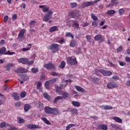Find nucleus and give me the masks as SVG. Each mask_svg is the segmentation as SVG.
Here are the masks:
<instances>
[{"instance_id": "nucleus-51", "label": "nucleus", "mask_w": 130, "mask_h": 130, "mask_svg": "<svg viewBox=\"0 0 130 130\" xmlns=\"http://www.w3.org/2000/svg\"><path fill=\"white\" fill-rule=\"evenodd\" d=\"M111 3H112L114 6L117 5L119 4V2L118 0H112L111 1Z\"/></svg>"}, {"instance_id": "nucleus-55", "label": "nucleus", "mask_w": 130, "mask_h": 130, "mask_svg": "<svg viewBox=\"0 0 130 130\" xmlns=\"http://www.w3.org/2000/svg\"><path fill=\"white\" fill-rule=\"evenodd\" d=\"M37 22L35 20H33V21H31L29 23V26H33L35 25V24H36Z\"/></svg>"}, {"instance_id": "nucleus-29", "label": "nucleus", "mask_w": 130, "mask_h": 130, "mask_svg": "<svg viewBox=\"0 0 130 130\" xmlns=\"http://www.w3.org/2000/svg\"><path fill=\"white\" fill-rule=\"evenodd\" d=\"M72 104L75 107H80L81 106V104L78 101H73Z\"/></svg>"}, {"instance_id": "nucleus-8", "label": "nucleus", "mask_w": 130, "mask_h": 130, "mask_svg": "<svg viewBox=\"0 0 130 130\" xmlns=\"http://www.w3.org/2000/svg\"><path fill=\"white\" fill-rule=\"evenodd\" d=\"M44 67L48 70H52L53 71H55L56 70L55 67L52 62L45 64L44 65Z\"/></svg>"}, {"instance_id": "nucleus-49", "label": "nucleus", "mask_w": 130, "mask_h": 130, "mask_svg": "<svg viewBox=\"0 0 130 130\" xmlns=\"http://www.w3.org/2000/svg\"><path fill=\"white\" fill-rule=\"evenodd\" d=\"M50 84V82H49V80L47 81L45 83V86L46 89L49 88V84Z\"/></svg>"}, {"instance_id": "nucleus-13", "label": "nucleus", "mask_w": 130, "mask_h": 130, "mask_svg": "<svg viewBox=\"0 0 130 130\" xmlns=\"http://www.w3.org/2000/svg\"><path fill=\"white\" fill-rule=\"evenodd\" d=\"M63 86L64 85L63 84H60V86H57L56 87V93H58L59 95H61L62 93V89H63Z\"/></svg>"}, {"instance_id": "nucleus-34", "label": "nucleus", "mask_w": 130, "mask_h": 130, "mask_svg": "<svg viewBox=\"0 0 130 130\" xmlns=\"http://www.w3.org/2000/svg\"><path fill=\"white\" fill-rule=\"evenodd\" d=\"M42 120L47 125H51V122L46 118H42Z\"/></svg>"}, {"instance_id": "nucleus-60", "label": "nucleus", "mask_w": 130, "mask_h": 130, "mask_svg": "<svg viewBox=\"0 0 130 130\" xmlns=\"http://www.w3.org/2000/svg\"><path fill=\"white\" fill-rule=\"evenodd\" d=\"M125 61L126 62H128L130 63V57H125Z\"/></svg>"}, {"instance_id": "nucleus-61", "label": "nucleus", "mask_w": 130, "mask_h": 130, "mask_svg": "<svg viewBox=\"0 0 130 130\" xmlns=\"http://www.w3.org/2000/svg\"><path fill=\"white\" fill-rule=\"evenodd\" d=\"M4 90L7 91L9 90V87L6 85H4Z\"/></svg>"}, {"instance_id": "nucleus-25", "label": "nucleus", "mask_w": 130, "mask_h": 130, "mask_svg": "<svg viewBox=\"0 0 130 130\" xmlns=\"http://www.w3.org/2000/svg\"><path fill=\"white\" fill-rule=\"evenodd\" d=\"M113 120H115L116 122H118L119 123H121L122 122V119L118 117H113Z\"/></svg>"}, {"instance_id": "nucleus-17", "label": "nucleus", "mask_w": 130, "mask_h": 130, "mask_svg": "<svg viewBox=\"0 0 130 130\" xmlns=\"http://www.w3.org/2000/svg\"><path fill=\"white\" fill-rule=\"evenodd\" d=\"M27 128L30 129H40V127L39 125H36V124H28L26 125Z\"/></svg>"}, {"instance_id": "nucleus-50", "label": "nucleus", "mask_w": 130, "mask_h": 130, "mask_svg": "<svg viewBox=\"0 0 130 130\" xmlns=\"http://www.w3.org/2000/svg\"><path fill=\"white\" fill-rule=\"evenodd\" d=\"M26 95V93L25 91H22L20 93V96L21 98H24Z\"/></svg>"}, {"instance_id": "nucleus-3", "label": "nucleus", "mask_w": 130, "mask_h": 130, "mask_svg": "<svg viewBox=\"0 0 130 130\" xmlns=\"http://www.w3.org/2000/svg\"><path fill=\"white\" fill-rule=\"evenodd\" d=\"M6 48L5 47H3L0 49V56L2 55H13L15 54L14 52H10V51H8L6 53Z\"/></svg>"}, {"instance_id": "nucleus-54", "label": "nucleus", "mask_w": 130, "mask_h": 130, "mask_svg": "<svg viewBox=\"0 0 130 130\" xmlns=\"http://www.w3.org/2000/svg\"><path fill=\"white\" fill-rule=\"evenodd\" d=\"M118 63L121 67H124L126 66V62H125L118 61Z\"/></svg>"}, {"instance_id": "nucleus-38", "label": "nucleus", "mask_w": 130, "mask_h": 130, "mask_svg": "<svg viewBox=\"0 0 130 130\" xmlns=\"http://www.w3.org/2000/svg\"><path fill=\"white\" fill-rule=\"evenodd\" d=\"M62 99H67L69 97V94L68 93V92L67 91H64L62 93Z\"/></svg>"}, {"instance_id": "nucleus-28", "label": "nucleus", "mask_w": 130, "mask_h": 130, "mask_svg": "<svg viewBox=\"0 0 130 130\" xmlns=\"http://www.w3.org/2000/svg\"><path fill=\"white\" fill-rule=\"evenodd\" d=\"M66 66L65 61H62L60 64L58 66V68L63 70Z\"/></svg>"}, {"instance_id": "nucleus-2", "label": "nucleus", "mask_w": 130, "mask_h": 130, "mask_svg": "<svg viewBox=\"0 0 130 130\" xmlns=\"http://www.w3.org/2000/svg\"><path fill=\"white\" fill-rule=\"evenodd\" d=\"M67 62L71 66H77L78 64V61L76 57L74 58L72 57L67 58Z\"/></svg>"}, {"instance_id": "nucleus-53", "label": "nucleus", "mask_w": 130, "mask_h": 130, "mask_svg": "<svg viewBox=\"0 0 130 130\" xmlns=\"http://www.w3.org/2000/svg\"><path fill=\"white\" fill-rule=\"evenodd\" d=\"M118 12H119L120 15H122L124 14V10L123 9H119L118 10Z\"/></svg>"}, {"instance_id": "nucleus-48", "label": "nucleus", "mask_w": 130, "mask_h": 130, "mask_svg": "<svg viewBox=\"0 0 130 130\" xmlns=\"http://www.w3.org/2000/svg\"><path fill=\"white\" fill-rule=\"evenodd\" d=\"M51 76H53V77H55V76L60 77V74H59L58 73H57L55 72H52Z\"/></svg>"}, {"instance_id": "nucleus-43", "label": "nucleus", "mask_w": 130, "mask_h": 130, "mask_svg": "<svg viewBox=\"0 0 130 130\" xmlns=\"http://www.w3.org/2000/svg\"><path fill=\"white\" fill-rule=\"evenodd\" d=\"M115 13L116 11L115 10H108V11H107V14H108V15L114 14Z\"/></svg>"}, {"instance_id": "nucleus-35", "label": "nucleus", "mask_w": 130, "mask_h": 130, "mask_svg": "<svg viewBox=\"0 0 130 130\" xmlns=\"http://www.w3.org/2000/svg\"><path fill=\"white\" fill-rule=\"evenodd\" d=\"M86 40H87V42H88L89 43H93V44H94V42L92 41L91 42V37L89 35H87L86 36Z\"/></svg>"}, {"instance_id": "nucleus-10", "label": "nucleus", "mask_w": 130, "mask_h": 130, "mask_svg": "<svg viewBox=\"0 0 130 130\" xmlns=\"http://www.w3.org/2000/svg\"><path fill=\"white\" fill-rule=\"evenodd\" d=\"M25 32H26L25 29H21L20 31V32L18 35V39H20V40H21V39H24V38H25L24 34Z\"/></svg>"}, {"instance_id": "nucleus-63", "label": "nucleus", "mask_w": 130, "mask_h": 130, "mask_svg": "<svg viewBox=\"0 0 130 130\" xmlns=\"http://www.w3.org/2000/svg\"><path fill=\"white\" fill-rule=\"evenodd\" d=\"M17 19V15L14 14L12 17V20L13 21H15Z\"/></svg>"}, {"instance_id": "nucleus-59", "label": "nucleus", "mask_w": 130, "mask_h": 130, "mask_svg": "<svg viewBox=\"0 0 130 130\" xmlns=\"http://www.w3.org/2000/svg\"><path fill=\"white\" fill-rule=\"evenodd\" d=\"M15 106L16 107H20L21 106V102H18L15 103Z\"/></svg>"}, {"instance_id": "nucleus-16", "label": "nucleus", "mask_w": 130, "mask_h": 130, "mask_svg": "<svg viewBox=\"0 0 130 130\" xmlns=\"http://www.w3.org/2000/svg\"><path fill=\"white\" fill-rule=\"evenodd\" d=\"M102 74H103V76H108V77L111 76L112 74L111 72H110L109 71H106L105 70H103V69L102 71Z\"/></svg>"}, {"instance_id": "nucleus-33", "label": "nucleus", "mask_w": 130, "mask_h": 130, "mask_svg": "<svg viewBox=\"0 0 130 130\" xmlns=\"http://www.w3.org/2000/svg\"><path fill=\"white\" fill-rule=\"evenodd\" d=\"M60 100H63V98L61 96H58L54 99L53 103L56 104Z\"/></svg>"}, {"instance_id": "nucleus-32", "label": "nucleus", "mask_w": 130, "mask_h": 130, "mask_svg": "<svg viewBox=\"0 0 130 130\" xmlns=\"http://www.w3.org/2000/svg\"><path fill=\"white\" fill-rule=\"evenodd\" d=\"M30 106L29 104H25L24 106V110L25 113H26L27 112H28L29 110Z\"/></svg>"}, {"instance_id": "nucleus-15", "label": "nucleus", "mask_w": 130, "mask_h": 130, "mask_svg": "<svg viewBox=\"0 0 130 130\" xmlns=\"http://www.w3.org/2000/svg\"><path fill=\"white\" fill-rule=\"evenodd\" d=\"M94 40L96 41H100V42H103L104 39L103 38V36L101 35H96L94 36Z\"/></svg>"}, {"instance_id": "nucleus-57", "label": "nucleus", "mask_w": 130, "mask_h": 130, "mask_svg": "<svg viewBox=\"0 0 130 130\" xmlns=\"http://www.w3.org/2000/svg\"><path fill=\"white\" fill-rule=\"evenodd\" d=\"M100 80V79L99 78L94 77V79L93 80V82H94V83H98Z\"/></svg>"}, {"instance_id": "nucleus-22", "label": "nucleus", "mask_w": 130, "mask_h": 130, "mask_svg": "<svg viewBox=\"0 0 130 130\" xmlns=\"http://www.w3.org/2000/svg\"><path fill=\"white\" fill-rule=\"evenodd\" d=\"M21 79L25 82L29 80V77L26 74H23L21 76Z\"/></svg>"}, {"instance_id": "nucleus-9", "label": "nucleus", "mask_w": 130, "mask_h": 130, "mask_svg": "<svg viewBox=\"0 0 130 130\" xmlns=\"http://www.w3.org/2000/svg\"><path fill=\"white\" fill-rule=\"evenodd\" d=\"M49 49L50 50H54L56 52L59 50V45L57 44H52L50 45Z\"/></svg>"}, {"instance_id": "nucleus-5", "label": "nucleus", "mask_w": 130, "mask_h": 130, "mask_svg": "<svg viewBox=\"0 0 130 130\" xmlns=\"http://www.w3.org/2000/svg\"><path fill=\"white\" fill-rule=\"evenodd\" d=\"M69 16L72 18H76V17L79 18L80 16V12L78 10L75 12L70 11L69 13Z\"/></svg>"}, {"instance_id": "nucleus-58", "label": "nucleus", "mask_w": 130, "mask_h": 130, "mask_svg": "<svg viewBox=\"0 0 130 130\" xmlns=\"http://www.w3.org/2000/svg\"><path fill=\"white\" fill-rule=\"evenodd\" d=\"M31 47H28V48H23L22 50V51H28L31 49Z\"/></svg>"}, {"instance_id": "nucleus-40", "label": "nucleus", "mask_w": 130, "mask_h": 130, "mask_svg": "<svg viewBox=\"0 0 130 130\" xmlns=\"http://www.w3.org/2000/svg\"><path fill=\"white\" fill-rule=\"evenodd\" d=\"M90 17H91V19H93V21H98V17L93 13L90 14Z\"/></svg>"}, {"instance_id": "nucleus-31", "label": "nucleus", "mask_w": 130, "mask_h": 130, "mask_svg": "<svg viewBox=\"0 0 130 130\" xmlns=\"http://www.w3.org/2000/svg\"><path fill=\"white\" fill-rule=\"evenodd\" d=\"M5 126H11V125L8 123H6L5 122H2L1 123H0V127L1 128H3Z\"/></svg>"}, {"instance_id": "nucleus-6", "label": "nucleus", "mask_w": 130, "mask_h": 130, "mask_svg": "<svg viewBox=\"0 0 130 130\" xmlns=\"http://www.w3.org/2000/svg\"><path fill=\"white\" fill-rule=\"evenodd\" d=\"M118 85L114 82H109L108 83V84H107V88L109 89H113L114 88H118Z\"/></svg>"}, {"instance_id": "nucleus-46", "label": "nucleus", "mask_w": 130, "mask_h": 130, "mask_svg": "<svg viewBox=\"0 0 130 130\" xmlns=\"http://www.w3.org/2000/svg\"><path fill=\"white\" fill-rule=\"evenodd\" d=\"M66 40L65 39L61 38L58 41V43H59L60 44H63V43H65Z\"/></svg>"}, {"instance_id": "nucleus-14", "label": "nucleus", "mask_w": 130, "mask_h": 130, "mask_svg": "<svg viewBox=\"0 0 130 130\" xmlns=\"http://www.w3.org/2000/svg\"><path fill=\"white\" fill-rule=\"evenodd\" d=\"M18 62L23 64H27L28 59L27 58H21L18 60Z\"/></svg>"}, {"instance_id": "nucleus-19", "label": "nucleus", "mask_w": 130, "mask_h": 130, "mask_svg": "<svg viewBox=\"0 0 130 130\" xmlns=\"http://www.w3.org/2000/svg\"><path fill=\"white\" fill-rule=\"evenodd\" d=\"M101 108L102 109H104L106 111L112 110L113 109V107L112 106L109 105H102Z\"/></svg>"}, {"instance_id": "nucleus-64", "label": "nucleus", "mask_w": 130, "mask_h": 130, "mask_svg": "<svg viewBox=\"0 0 130 130\" xmlns=\"http://www.w3.org/2000/svg\"><path fill=\"white\" fill-rule=\"evenodd\" d=\"M8 130H18V129L17 127L13 126V127L9 128Z\"/></svg>"}, {"instance_id": "nucleus-26", "label": "nucleus", "mask_w": 130, "mask_h": 130, "mask_svg": "<svg viewBox=\"0 0 130 130\" xmlns=\"http://www.w3.org/2000/svg\"><path fill=\"white\" fill-rule=\"evenodd\" d=\"M12 96L14 98L15 101H19V95L17 93L14 92L12 93Z\"/></svg>"}, {"instance_id": "nucleus-12", "label": "nucleus", "mask_w": 130, "mask_h": 130, "mask_svg": "<svg viewBox=\"0 0 130 130\" xmlns=\"http://www.w3.org/2000/svg\"><path fill=\"white\" fill-rule=\"evenodd\" d=\"M72 22H73V24H72L73 28H74L77 30H79V29H80V27H79V23H78V21L77 20H73Z\"/></svg>"}, {"instance_id": "nucleus-30", "label": "nucleus", "mask_w": 130, "mask_h": 130, "mask_svg": "<svg viewBox=\"0 0 130 130\" xmlns=\"http://www.w3.org/2000/svg\"><path fill=\"white\" fill-rule=\"evenodd\" d=\"M93 72H94V74L98 76H100V73L102 74V69H95L93 70Z\"/></svg>"}, {"instance_id": "nucleus-4", "label": "nucleus", "mask_w": 130, "mask_h": 130, "mask_svg": "<svg viewBox=\"0 0 130 130\" xmlns=\"http://www.w3.org/2000/svg\"><path fill=\"white\" fill-rule=\"evenodd\" d=\"M53 13V12L51 10H50L44 17V22H48V21H49L52 17Z\"/></svg>"}, {"instance_id": "nucleus-18", "label": "nucleus", "mask_w": 130, "mask_h": 130, "mask_svg": "<svg viewBox=\"0 0 130 130\" xmlns=\"http://www.w3.org/2000/svg\"><path fill=\"white\" fill-rule=\"evenodd\" d=\"M58 28L59 26H52L49 29V32H50V33H53V32H56L57 31H59Z\"/></svg>"}, {"instance_id": "nucleus-1", "label": "nucleus", "mask_w": 130, "mask_h": 130, "mask_svg": "<svg viewBox=\"0 0 130 130\" xmlns=\"http://www.w3.org/2000/svg\"><path fill=\"white\" fill-rule=\"evenodd\" d=\"M44 110L46 113L49 115L58 116L61 114L59 109L56 108H51L49 106H47L45 107Z\"/></svg>"}, {"instance_id": "nucleus-24", "label": "nucleus", "mask_w": 130, "mask_h": 130, "mask_svg": "<svg viewBox=\"0 0 130 130\" xmlns=\"http://www.w3.org/2000/svg\"><path fill=\"white\" fill-rule=\"evenodd\" d=\"M70 112H71L72 114L74 115H78L79 114L78 111L76 108L71 109Z\"/></svg>"}, {"instance_id": "nucleus-47", "label": "nucleus", "mask_w": 130, "mask_h": 130, "mask_svg": "<svg viewBox=\"0 0 130 130\" xmlns=\"http://www.w3.org/2000/svg\"><path fill=\"white\" fill-rule=\"evenodd\" d=\"M78 4L76 2L71 3L70 4V6L72 8H75L77 7Z\"/></svg>"}, {"instance_id": "nucleus-7", "label": "nucleus", "mask_w": 130, "mask_h": 130, "mask_svg": "<svg viewBox=\"0 0 130 130\" xmlns=\"http://www.w3.org/2000/svg\"><path fill=\"white\" fill-rule=\"evenodd\" d=\"M94 3L93 1L91 2H84L81 6H80L81 9H84L85 7H88L90 6L94 5Z\"/></svg>"}, {"instance_id": "nucleus-36", "label": "nucleus", "mask_w": 130, "mask_h": 130, "mask_svg": "<svg viewBox=\"0 0 130 130\" xmlns=\"http://www.w3.org/2000/svg\"><path fill=\"white\" fill-rule=\"evenodd\" d=\"M111 127L116 130H118L119 129V127H118V126L116 124H114V123H111Z\"/></svg>"}, {"instance_id": "nucleus-41", "label": "nucleus", "mask_w": 130, "mask_h": 130, "mask_svg": "<svg viewBox=\"0 0 130 130\" xmlns=\"http://www.w3.org/2000/svg\"><path fill=\"white\" fill-rule=\"evenodd\" d=\"M17 119L19 120L18 121V123L19 124H22V123H25V120L22 118H21L20 117H18L17 118Z\"/></svg>"}, {"instance_id": "nucleus-45", "label": "nucleus", "mask_w": 130, "mask_h": 130, "mask_svg": "<svg viewBox=\"0 0 130 130\" xmlns=\"http://www.w3.org/2000/svg\"><path fill=\"white\" fill-rule=\"evenodd\" d=\"M13 65L12 63H9V64H7V65L6 66V70H7V71H10V68H12V67H13Z\"/></svg>"}, {"instance_id": "nucleus-56", "label": "nucleus", "mask_w": 130, "mask_h": 130, "mask_svg": "<svg viewBox=\"0 0 130 130\" xmlns=\"http://www.w3.org/2000/svg\"><path fill=\"white\" fill-rule=\"evenodd\" d=\"M122 50H123V47L122 46H120L118 47V48H117V52H120V51H122Z\"/></svg>"}, {"instance_id": "nucleus-11", "label": "nucleus", "mask_w": 130, "mask_h": 130, "mask_svg": "<svg viewBox=\"0 0 130 130\" xmlns=\"http://www.w3.org/2000/svg\"><path fill=\"white\" fill-rule=\"evenodd\" d=\"M14 72L18 74H25L27 72V70L23 68H20L14 70Z\"/></svg>"}, {"instance_id": "nucleus-20", "label": "nucleus", "mask_w": 130, "mask_h": 130, "mask_svg": "<svg viewBox=\"0 0 130 130\" xmlns=\"http://www.w3.org/2000/svg\"><path fill=\"white\" fill-rule=\"evenodd\" d=\"M98 128L101 130H108V129L107 125H105L103 124H101L99 125Z\"/></svg>"}, {"instance_id": "nucleus-62", "label": "nucleus", "mask_w": 130, "mask_h": 130, "mask_svg": "<svg viewBox=\"0 0 130 130\" xmlns=\"http://www.w3.org/2000/svg\"><path fill=\"white\" fill-rule=\"evenodd\" d=\"M8 16H6L4 17V21L5 22V23H6V22H7L8 20Z\"/></svg>"}, {"instance_id": "nucleus-52", "label": "nucleus", "mask_w": 130, "mask_h": 130, "mask_svg": "<svg viewBox=\"0 0 130 130\" xmlns=\"http://www.w3.org/2000/svg\"><path fill=\"white\" fill-rule=\"evenodd\" d=\"M57 80V78H54V79L49 80V81L50 82V83L51 84H53L56 82Z\"/></svg>"}, {"instance_id": "nucleus-37", "label": "nucleus", "mask_w": 130, "mask_h": 130, "mask_svg": "<svg viewBox=\"0 0 130 130\" xmlns=\"http://www.w3.org/2000/svg\"><path fill=\"white\" fill-rule=\"evenodd\" d=\"M76 44H77V42L75 40H74L71 41L70 43V46L71 47H75Z\"/></svg>"}, {"instance_id": "nucleus-21", "label": "nucleus", "mask_w": 130, "mask_h": 130, "mask_svg": "<svg viewBox=\"0 0 130 130\" xmlns=\"http://www.w3.org/2000/svg\"><path fill=\"white\" fill-rule=\"evenodd\" d=\"M39 8H42L43 11V12H44V13H46V12H47L48 11H49V8L46 7V5H40V6H39Z\"/></svg>"}, {"instance_id": "nucleus-27", "label": "nucleus", "mask_w": 130, "mask_h": 130, "mask_svg": "<svg viewBox=\"0 0 130 130\" xmlns=\"http://www.w3.org/2000/svg\"><path fill=\"white\" fill-rule=\"evenodd\" d=\"M43 96L47 100L49 101H51V96L46 92H44L43 93Z\"/></svg>"}, {"instance_id": "nucleus-42", "label": "nucleus", "mask_w": 130, "mask_h": 130, "mask_svg": "<svg viewBox=\"0 0 130 130\" xmlns=\"http://www.w3.org/2000/svg\"><path fill=\"white\" fill-rule=\"evenodd\" d=\"M31 72L32 73L36 74L39 72V69L38 68H32L31 70Z\"/></svg>"}, {"instance_id": "nucleus-44", "label": "nucleus", "mask_w": 130, "mask_h": 130, "mask_svg": "<svg viewBox=\"0 0 130 130\" xmlns=\"http://www.w3.org/2000/svg\"><path fill=\"white\" fill-rule=\"evenodd\" d=\"M66 36L67 37H70L71 38H72V39H74V36L71 32H66Z\"/></svg>"}, {"instance_id": "nucleus-23", "label": "nucleus", "mask_w": 130, "mask_h": 130, "mask_svg": "<svg viewBox=\"0 0 130 130\" xmlns=\"http://www.w3.org/2000/svg\"><path fill=\"white\" fill-rule=\"evenodd\" d=\"M76 89H77V90L79 92H85V89H84L83 88L79 86H76L75 87Z\"/></svg>"}, {"instance_id": "nucleus-39", "label": "nucleus", "mask_w": 130, "mask_h": 130, "mask_svg": "<svg viewBox=\"0 0 130 130\" xmlns=\"http://www.w3.org/2000/svg\"><path fill=\"white\" fill-rule=\"evenodd\" d=\"M76 126L75 124H70L66 127V130H70L71 128Z\"/></svg>"}]
</instances>
